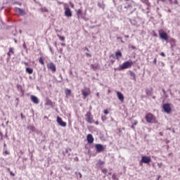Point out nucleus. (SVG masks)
Masks as SVG:
<instances>
[{"mask_svg":"<svg viewBox=\"0 0 180 180\" xmlns=\"http://www.w3.org/2000/svg\"><path fill=\"white\" fill-rule=\"evenodd\" d=\"M132 66L133 61L127 60L123 63L122 65H120L118 68H115V71H116V70H118V71H122V70H127V68H131Z\"/></svg>","mask_w":180,"mask_h":180,"instance_id":"1","label":"nucleus"},{"mask_svg":"<svg viewBox=\"0 0 180 180\" xmlns=\"http://www.w3.org/2000/svg\"><path fill=\"white\" fill-rule=\"evenodd\" d=\"M145 119L147 122V123H157V121H155V117H154V115L151 113H148Z\"/></svg>","mask_w":180,"mask_h":180,"instance_id":"2","label":"nucleus"},{"mask_svg":"<svg viewBox=\"0 0 180 180\" xmlns=\"http://www.w3.org/2000/svg\"><path fill=\"white\" fill-rule=\"evenodd\" d=\"M160 39L165 40V41H168V34L162 30H159Z\"/></svg>","mask_w":180,"mask_h":180,"instance_id":"3","label":"nucleus"},{"mask_svg":"<svg viewBox=\"0 0 180 180\" xmlns=\"http://www.w3.org/2000/svg\"><path fill=\"white\" fill-rule=\"evenodd\" d=\"M162 108L165 113H171V110H172V108H171V104L168 103H165Z\"/></svg>","mask_w":180,"mask_h":180,"instance_id":"4","label":"nucleus"},{"mask_svg":"<svg viewBox=\"0 0 180 180\" xmlns=\"http://www.w3.org/2000/svg\"><path fill=\"white\" fill-rule=\"evenodd\" d=\"M86 117V122L87 123H93L94 122V115H92V114H91V112H88L86 115H85Z\"/></svg>","mask_w":180,"mask_h":180,"instance_id":"5","label":"nucleus"},{"mask_svg":"<svg viewBox=\"0 0 180 180\" xmlns=\"http://www.w3.org/2000/svg\"><path fill=\"white\" fill-rule=\"evenodd\" d=\"M141 162H143V164H150L151 162V157L150 156H146L143 155L141 157Z\"/></svg>","mask_w":180,"mask_h":180,"instance_id":"6","label":"nucleus"},{"mask_svg":"<svg viewBox=\"0 0 180 180\" xmlns=\"http://www.w3.org/2000/svg\"><path fill=\"white\" fill-rule=\"evenodd\" d=\"M95 148H96V153H102V151H104L105 150V147L103 146V145L101 143L96 144Z\"/></svg>","mask_w":180,"mask_h":180,"instance_id":"7","label":"nucleus"},{"mask_svg":"<svg viewBox=\"0 0 180 180\" xmlns=\"http://www.w3.org/2000/svg\"><path fill=\"white\" fill-rule=\"evenodd\" d=\"M56 122L59 126H61V127H65L67 126V122L63 121L62 117H57Z\"/></svg>","mask_w":180,"mask_h":180,"instance_id":"8","label":"nucleus"},{"mask_svg":"<svg viewBox=\"0 0 180 180\" xmlns=\"http://www.w3.org/2000/svg\"><path fill=\"white\" fill-rule=\"evenodd\" d=\"M30 99L32 102H33V103H34L35 105H39V103L40 102V101L39 100V98H37V96H36L31 95Z\"/></svg>","mask_w":180,"mask_h":180,"instance_id":"9","label":"nucleus"},{"mask_svg":"<svg viewBox=\"0 0 180 180\" xmlns=\"http://www.w3.org/2000/svg\"><path fill=\"white\" fill-rule=\"evenodd\" d=\"M94 136H92V134H89L86 136V141L88 144H93L94 143Z\"/></svg>","mask_w":180,"mask_h":180,"instance_id":"10","label":"nucleus"},{"mask_svg":"<svg viewBox=\"0 0 180 180\" xmlns=\"http://www.w3.org/2000/svg\"><path fill=\"white\" fill-rule=\"evenodd\" d=\"M65 16L67 18H71V16H72V11H71V8L68 7L65 8Z\"/></svg>","mask_w":180,"mask_h":180,"instance_id":"11","label":"nucleus"},{"mask_svg":"<svg viewBox=\"0 0 180 180\" xmlns=\"http://www.w3.org/2000/svg\"><path fill=\"white\" fill-rule=\"evenodd\" d=\"M117 96L120 102H124V96L120 91H117Z\"/></svg>","mask_w":180,"mask_h":180,"instance_id":"12","label":"nucleus"},{"mask_svg":"<svg viewBox=\"0 0 180 180\" xmlns=\"http://www.w3.org/2000/svg\"><path fill=\"white\" fill-rule=\"evenodd\" d=\"M48 68L49 70H51L53 72H56L57 71V68H56V65H54L53 63H50L49 65H48Z\"/></svg>","mask_w":180,"mask_h":180,"instance_id":"13","label":"nucleus"},{"mask_svg":"<svg viewBox=\"0 0 180 180\" xmlns=\"http://www.w3.org/2000/svg\"><path fill=\"white\" fill-rule=\"evenodd\" d=\"M130 75H131V79H132L133 81L136 82L137 79L136 78V73H134V72L129 70V71Z\"/></svg>","mask_w":180,"mask_h":180,"instance_id":"14","label":"nucleus"},{"mask_svg":"<svg viewBox=\"0 0 180 180\" xmlns=\"http://www.w3.org/2000/svg\"><path fill=\"white\" fill-rule=\"evenodd\" d=\"M82 94L83 95V99H86V97L89 96V93L85 90H82Z\"/></svg>","mask_w":180,"mask_h":180,"instance_id":"15","label":"nucleus"},{"mask_svg":"<svg viewBox=\"0 0 180 180\" xmlns=\"http://www.w3.org/2000/svg\"><path fill=\"white\" fill-rule=\"evenodd\" d=\"M169 43H170L171 47H173L174 44H175V43H176V40H175V39H174V38H171L169 41Z\"/></svg>","mask_w":180,"mask_h":180,"instance_id":"16","label":"nucleus"},{"mask_svg":"<svg viewBox=\"0 0 180 180\" xmlns=\"http://www.w3.org/2000/svg\"><path fill=\"white\" fill-rule=\"evenodd\" d=\"M25 71L27 74H33V69L31 68H26Z\"/></svg>","mask_w":180,"mask_h":180,"instance_id":"17","label":"nucleus"},{"mask_svg":"<svg viewBox=\"0 0 180 180\" xmlns=\"http://www.w3.org/2000/svg\"><path fill=\"white\" fill-rule=\"evenodd\" d=\"M65 94L66 96H70L71 95V89H66L65 90Z\"/></svg>","mask_w":180,"mask_h":180,"instance_id":"18","label":"nucleus"},{"mask_svg":"<svg viewBox=\"0 0 180 180\" xmlns=\"http://www.w3.org/2000/svg\"><path fill=\"white\" fill-rule=\"evenodd\" d=\"M146 94L148 96H153V91L146 89Z\"/></svg>","mask_w":180,"mask_h":180,"instance_id":"19","label":"nucleus"},{"mask_svg":"<svg viewBox=\"0 0 180 180\" xmlns=\"http://www.w3.org/2000/svg\"><path fill=\"white\" fill-rule=\"evenodd\" d=\"M75 175H76L77 179H81V178H82V174L81 172H75Z\"/></svg>","mask_w":180,"mask_h":180,"instance_id":"20","label":"nucleus"},{"mask_svg":"<svg viewBox=\"0 0 180 180\" xmlns=\"http://www.w3.org/2000/svg\"><path fill=\"white\" fill-rule=\"evenodd\" d=\"M122 51H117L116 53H115V57L116 58H119V57H122Z\"/></svg>","mask_w":180,"mask_h":180,"instance_id":"21","label":"nucleus"},{"mask_svg":"<svg viewBox=\"0 0 180 180\" xmlns=\"http://www.w3.org/2000/svg\"><path fill=\"white\" fill-rule=\"evenodd\" d=\"M71 151H72V149L70 148H67L65 149V153L68 154V157H70V155H71Z\"/></svg>","mask_w":180,"mask_h":180,"instance_id":"22","label":"nucleus"},{"mask_svg":"<svg viewBox=\"0 0 180 180\" xmlns=\"http://www.w3.org/2000/svg\"><path fill=\"white\" fill-rule=\"evenodd\" d=\"M46 105H47L48 106H53V101H51V100H47Z\"/></svg>","mask_w":180,"mask_h":180,"instance_id":"23","label":"nucleus"},{"mask_svg":"<svg viewBox=\"0 0 180 180\" xmlns=\"http://www.w3.org/2000/svg\"><path fill=\"white\" fill-rule=\"evenodd\" d=\"M39 63L41 64V65H44V60L43 59V57L39 58Z\"/></svg>","mask_w":180,"mask_h":180,"instance_id":"24","label":"nucleus"},{"mask_svg":"<svg viewBox=\"0 0 180 180\" xmlns=\"http://www.w3.org/2000/svg\"><path fill=\"white\" fill-rule=\"evenodd\" d=\"M129 22H131V25L134 26H136L137 25V21L136 20H129Z\"/></svg>","mask_w":180,"mask_h":180,"instance_id":"25","label":"nucleus"},{"mask_svg":"<svg viewBox=\"0 0 180 180\" xmlns=\"http://www.w3.org/2000/svg\"><path fill=\"white\" fill-rule=\"evenodd\" d=\"M18 11L20 15H23V13H25V10H23L20 8H18Z\"/></svg>","mask_w":180,"mask_h":180,"instance_id":"26","label":"nucleus"},{"mask_svg":"<svg viewBox=\"0 0 180 180\" xmlns=\"http://www.w3.org/2000/svg\"><path fill=\"white\" fill-rule=\"evenodd\" d=\"M98 6L102 9H105V4H103L98 3Z\"/></svg>","mask_w":180,"mask_h":180,"instance_id":"27","label":"nucleus"},{"mask_svg":"<svg viewBox=\"0 0 180 180\" xmlns=\"http://www.w3.org/2000/svg\"><path fill=\"white\" fill-rule=\"evenodd\" d=\"M11 53V54H13V48H10L9 49V51H8V56H11V53Z\"/></svg>","mask_w":180,"mask_h":180,"instance_id":"28","label":"nucleus"},{"mask_svg":"<svg viewBox=\"0 0 180 180\" xmlns=\"http://www.w3.org/2000/svg\"><path fill=\"white\" fill-rule=\"evenodd\" d=\"M29 129H30V130H31V131H36V128L34 126H30Z\"/></svg>","mask_w":180,"mask_h":180,"instance_id":"29","label":"nucleus"},{"mask_svg":"<svg viewBox=\"0 0 180 180\" xmlns=\"http://www.w3.org/2000/svg\"><path fill=\"white\" fill-rule=\"evenodd\" d=\"M91 67L94 70L98 69V66L96 65L91 64Z\"/></svg>","mask_w":180,"mask_h":180,"instance_id":"30","label":"nucleus"},{"mask_svg":"<svg viewBox=\"0 0 180 180\" xmlns=\"http://www.w3.org/2000/svg\"><path fill=\"white\" fill-rule=\"evenodd\" d=\"M58 37H59L60 40H61V41H64V40H65V37L63 36L58 35Z\"/></svg>","mask_w":180,"mask_h":180,"instance_id":"31","label":"nucleus"},{"mask_svg":"<svg viewBox=\"0 0 180 180\" xmlns=\"http://www.w3.org/2000/svg\"><path fill=\"white\" fill-rule=\"evenodd\" d=\"M144 3L146 4V5H147V6H150V1L148 0H144Z\"/></svg>","mask_w":180,"mask_h":180,"instance_id":"32","label":"nucleus"},{"mask_svg":"<svg viewBox=\"0 0 180 180\" xmlns=\"http://www.w3.org/2000/svg\"><path fill=\"white\" fill-rule=\"evenodd\" d=\"M153 64H155V65H157V56L154 58L153 61Z\"/></svg>","mask_w":180,"mask_h":180,"instance_id":"33","label":"nucleus"},{"mask_svg":"<svg viewBox=\"0 0 180 180\" xmlns=\"http://www.w3.org/2000/svg\"><path fill=\"white\" fill-rule=\"evenodd\" d=\"M103 164H105V162L102 161V160H99L98 162V165H103Z\"/></svg>","mask_w":180,"mask_h":180,"instance_id":"34","label":"nucleus"},{"mask_svg":"<svg viewBox=\"0 0 180 180\" xmlns=\"http://www.w3.org/2000/svg\"><path fill=\"white\" fill-rule=\"evenodd\" d=\"M4 154H5V155H9L10 153H9V151H8L7 150H6L4 152Z\"/></svg>","mask_w":180,"mask_h":180,"instance_id":"35","label":"nucleus"},{"mask_svg":"<svg viewBox=\"0 0 180 180\" xmlns=\"http://www.w3.org/2000/svg\"><path fill=\"white\" fill-rule=\"evenodd\" d=\"M4 139V134H2V132H0V141H2Z\"/></svg>","mask_w":180,"mask_h":180,"instance_id":"36","label":"nucleus"},{"mask_svg":"<svg viewBox=\"0 0 180 180\" xmlns=\"http://www.w3.org/2000/svg\"><path fill=\"white\" fill-rule=\"evenodd\" d=\"M110 58H113V60H115L116 58V56L113 55V54H111L110 56Z\"/></svg>","mask_w":180,"mask_h":180,"instance_id":"37","label":"nucleus"},{"mask_svg":"<svg viewBox=\"0 0 180 180\" xmlns=\"http://www.w3.org/2000/svg\"><path fill=\"white\" fill-rule=\"evenodd\" d=\"M82 13V11L81 9H79L77 12V15H81Z\"/></svg>","mask_w":180,"mask_h":180,"instance_id":"38","label":"nucleus"},{"mask_svg":"<svg viewBox=\"0 0 180 180\" xmlns=\"http://www.w3.org/2000/svg\"><path fill=\"white\" fill-rule=\"evenodd\" d=\"M65 169L66 171H70V169H71V167H68V166H65Z\"/></svg>","mask_w":180,"mask_h":180,"instance_id":"39","label":"nucleus"},{"mask_svg":"<svg viewBox=\"0 0 180 180\" xmlns=\"http://www.w3.org/2000/svg\"><path fill=\"white\" fill-rule=\"evenodd\" d=\"M103 113H104V115H108L109 114V110H104Z\"/></svg>","mask_w":180,"mask_h":180,"instance_id":"40","label":"nucleus"},{"mask_svg":"<svg viewBox=\"0 0 180 180\" xmlns=\"http://www.w3.org/2000/svg\"><path fill=\"white\" fill-rule=\"evenodd\" d=\"M134 126H137L139 124V122L135 120L134 122L132 124Z\"/></svg>","mask_w":180,"mask_h":180,"instance_id":"41","label":"nucleus"},{"mask_svg":"<svg viewBox=\"0 0 180 180\" xmlns=\"http://www.w3.org/2000/svg\"><path fill=\"white\" fill-rule=\"evenodd\" d=\"M153 33L154 37H158V34H157V33H155V32L153 31Z\"/></svg>","mask_w":180,"mask_h":180,"instance_id":"42","label":"nucleus"},{"mask_svg":"<svg viewBox=\"0 0 180 180\" xmlns=\"http://www.w3.org/2000/svg\"><path fill=\"white\" fill-rule=\"evenodd\" d=\"M49 50L52 54H54V51H53V48H51V46H49Z\"/></svg>","mask_w":180,"mask_h":180,"instance_id":"43","label":"nucleus"},{"mask_svg":"<svg viewBox=\"0 0 180 180\" xmlns=\"http://www.w3.org/2000/svg\"><path fill=\"white\" fill-rule=\"evenodd\" d=\"M59 78H60V82H61V81H63V75L61 73L59 74Z\"/></svg>","mask_w":180,"mask_h":180,"instance_id":"44","label":"nucleus"},{"mask_svg":"<svg viewBox=\"0 0 180 180\" xmlns=\"http://www.w3.org/2000/svg\"><path fill=\"white\" fill-rule=\"evenodd\" d=\"M20 117H21V119H25L26 118V117H25L24 115H23V113H20Z\"/></svg>","mask_w":180,"mask_h":180,"instance_id":"45","label":"nucleus"},{"mask_svg":"<svg viewBox=\"0 0 180 180\" xmlns=\"http://www.w3.org/2000/svg\"><path fill=\"white\" fill-rule=\"evenodd\" d=\"M10 175L11 176H15V173H13V172H10Z\"/></svg>","mask_w":180,"mask_h":180,"instance_id":"46","label":"nucleus"},{"mask_svg":"<svg viewBox=\"0 0 180 180\" xmlns=\"http://www.w3.org/2000/svg\"><path fill=\"white\" fill-rule=\"evenodd\" d=\"M160 56H161L162 57H165V53L164 52H161V53H160Z\"/></svg>","mask_w":180,"mask_h":180,"instance_id":"47","label":"nucleus"},{"mask_svg":"<svg viewBox=\"0 0 180 180\" xmlns=\"http://www.w3.org/2000/svg\"><path fill=\"white\" fill-rule=\"evenodd\" d=\"M143 164H144V163H143V162H141V160L139 162L140 167H143Z\"/></svg>","mask_w":180,"mask_h":180,"instance_id":"48","label":"nucleus"},{"mask_svg":"<svg viewBox=\"0 0 180 180\" xmlns=\"http://www.w3.org/2000/svg\"><path fill=\"white\" fill-rule=\"evenodd\" d=\"M17 88H18V89H21L22 86H20V84H17Z\"/></svg>","mask_w":180,"mask_h":180,"instance_id":"49","label":"nucleus"},{"mask_svg":"<svg viewBox=\"0 0 180 180\" xmlns=\"http://www.w3.org/2000/svg\"><path fill=\"white\" fill-rule=\"evenodd\" d=\"M86 57H92V55H91L90 53H86Z\"/></svg>","mask_w":180,"mask_h":180,"instance_id":"50","label":"nucleus"},{"mask_svg":"<svg viewBox=\"0 0 180 180\" xmlns=\"http://www.w3.org/2000/svg\"><path fill=\"white\" fill-rule=\"evenodd\" d=\"M71 8H74V4H72L71 1L69 2Z\"/></svg>","mask_w":180,"mask_h":180,"instance_id":"51","label":"nucleus"},{"mask_svg":"<svg viewBox=\"0 0 180 180\" xmlns=\"http://www.w3.org/2000/svg\"><path fill=\"white\" fill-rule=\"evenodd\" d=\"M112 178V179H116V174H113Z\"/></svg>","mask_w":180,"mask_h":180,"instance_id":"52","label":"nucleus"},{"mask_svg":"<svg viewBox=\"0 0 180 180\" xmlns=\"http://www.w3.org/2000/svg\"><path fill=\"white\" fill-rule=\"evenodd\" d=\"M102 171H103V174H106V172H108V169H104Z\"/></svg>","mask_w":180,"mask_h":180,"instance_id":"53","label":"nucleus"},{"mask_svg":"<svg viewBox=\"0 0 180 180\" xmlns=\"http://www.w3.org/2000/svg\"><path fill=\"white\" fill-rule=\"evenodd\" d=\"M174 5H178V0H174Z\"/></svg>","mask_w":180,"mask_h":180,"instance_id":"54","label":"nucleus"},{"mask_svg":"<svg viewBox=\"0 0 180 180\" xmlns=\"http://www.w3.org/2000/svg\"><path fill=\"white\" fill-rule=\"evenodd\" d=\"M131 49H132V50H136V46L131 45Z\"/></svg>","mask_w":180,"mask_h":180,"instance_id":"55","label":"nucleus"},{"mask_svg":"<svg viewBox=\"0 0 180 180\" xmlns=\"http://www.w3.org/2000/svg\"><path fill=\"white\" fill-rule=\"evenodd\" d=\"M22 47L23 49H26V44L24 42V44H22Z\"/></svg>","mask_w":180,"mask_h":180,"instance_id":"56","label":"nucleus"},{"mask_svg":"<svg viewBox=\"0 0 180 180\" xmlns=\"http://www.w3.org/2000/svg\"><path fill=\"white\" fill-rule=\"evenodd\" d=\"M162 91L164 95H165V94H167V91H165V89H162Z\"/></svg>","mask_w":180,"mask_h":180,"instance_id":"57","label":"nucleus"},{"mask_svg":"<svg viewBox=\"0 0 180 180\" xmlns=\"http://www.w3.org/2000/svg\"><path fill=\"white\" fill-rule=\"evenodd\" d=\"M161 165H162V163H158V166L159 167V168H161Z\"/></svg>","mask_w":180,"mask_h":180,"instance_id":"58","label":"nucleus"},{"mask_svg":"<svg viewBox=\"0 0 180 180\" xmlns=\"http://www.w3.org/2000/svg\"><path fill=\"white\" fill-rule=\"evenodd\" d=\"M110 63H111L112 64H114V63H115V60H114V59H111V60H110Z\"/></svg>","mask_w":180,"mask_h":180,"instance_id":"59","label":"nucleus"},{"mask_svg":"<svg viewBox=\"0 0 180 180\" xmlns=\"http://www.w3.org/2000/svg\"><path fill=\"white\" fill-rule=\"evenodd\" d=\"M134 126H135V125H133V124H132V125L131 126V129H133V130H134V129H136V128L134 127Z\"/></svg>","mask_w":180,"mask_h":180,"instance_id":"60","label":"nucleus"},{"mask_svg":"<svg viewBox=\"0 0 180 180\" xmlns=\"http://www.w3.org/2000/svg\"><path fill=\"white\" fill-rule=\"evenodd\" d=\"M84 50L87 51L88 52L89 51V49L87 47H85Z\"/></svg>","mask_w":180,"mask_h":180,"instance_id":"61","label":"nucleus"},{"mask_svg":"<svg viewBox=\"0 0 180 180\" xmlns=\"http://www.w3.org/2000/svg\"><path fill=\"white\" fill-rule=\"evenodd\" d=\"M4 150H5V148H6V143H4Z\"/></svg>","mask_w":180,"mask_h":180,"instance_id":"62","label":"nucleus"},{"mask_svg":"<svg viewBox=\"0 0 180 180\" xmlns=\"http://www.w3.org/2000/svg\"><path fill=\"white\" fill-rule=\"evenodd\" d=\"M128 8H131V4H128Z\"/></svg>","mask_w":180,"mask_h":180,"instance_id":"63","label":"nucleus"},{"mask_svg":"<svg viewBox=\"0 0 180 180\" xmlns=\"http://www.w3.org/2000/svg\"><path fill=\"white\" fill-rule=\"evenodd\" d=\"M96 96H97V98H99V93L98 92L96 93Z\"/></svg>","mask_w":180,"mask_h":180,"instance_id":"64","label":"nucleus"}]
</instances>
